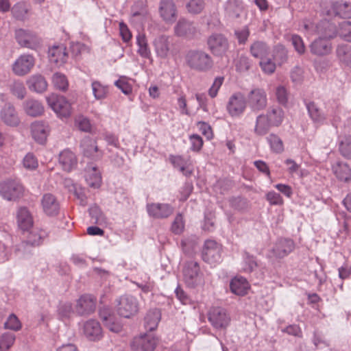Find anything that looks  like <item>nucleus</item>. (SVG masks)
Wrapping results in <instances>:
<instances>
[{
	"label": "nucleus",
	"instance_id": "36",
	"mask_svg": "<svg viewBox=\"0 0 351 351\" xmlns=\"http://www.w3.org/2000/svg\"><path fill=\"white\" fill-rule=\"evenodd\" d=\"M230 288L231 291L235 295H244L247 294L250 285L245 278L237 276L231 280Z\"/></svg>",
	"mask_w": 351,
	"mask_h": 351
},
{
	"label": "nucleus",
	"instance_id": "56",
	"mask_svg": "<svg viewBox=\"0 0 351 351\" xmlns=\"http://www.w3.org/2000/svg\"><path fill=\"white\" fill-rule=\"evenodd\" d=\"M28 9L23 3H17L12 8V13L17 20H24L26 18Z\"/></svg>",
	"mask_w": 351,
	"mask_h": 351
},
{
	"label": "nucleus",
	"instance_id": "63",
	"mask_svg": "<svg viewBox=\"0 0 351 351\" xmlns=\"http://www.w3.org/2000/svg\"><path fill=\"white\" fill-rule=\"evenodd\" d=\"M75 124L78 129L81 131L85 132H92V125L90 124V120L84 116L78 117L75 119Z\"/></svg>",
	"mask_w": 351,
	"mask_h": 351
},
{
	"label": "nucleus",
	"instance_id": "35",
	"mask_svg": "<svg viewBox=\"0 0 351 351\" xmlns=\"http://www.w3.org/2000/svg\"><path fill=\"white\" fill-rule=\"evenodd\" d=\"M170 37L165 35H161L155 38L154 46L158 56L165 58H167L170 50Z\"/></svg>",
	"mask_w": 351,
	"mask_h": 351
},
{
	"label": "nucleus",
	"instance_id": "34",
	"mask_svg": "<svg viewBox=\"0 0 351 351\" xmlns=\"http://www.w3.org/2000/svg\"><path fill=\"white\" fill-rule=\"evenodd\" d=\"M308 115L316 127L324 125L326 121V115L322 112L319 108L314 101L306 103Z\"/></svg>",
	"mask_w": 351,
	"mask_h": 351
},
{
	"label": "nucleus",
	"instance_id": "43",
	"mask_svg": "<svg viewBox=\"0 0 351 351\" xmlns=\"http://www.w3.org/2000/svg\"><path fill=\"white\" fill-rule=\"evenodd\" d=\"M161 318L160 311L157 309L149 310L145 317V327L147 330L152 331L155 330Z\"/></svg>",
	"mask_w": 351,
	"mask_h": 351
},
{
	"label": "nucleus",
	"instance_id": "58",
	"mask_svg": "<svg viewBox=\"0 0 351 351\" xmlns=\"http://www.w3.org/2000/svg\"><path fill=\"white\" fill-rule=\"evenodd\" d=\"M11 93L17 97L19 99H22L26 94V90L23 83L19 80L13 82L10 86Z\"/></svg>",
	"mask_w": 351,
	"mask_h": 351
},
{
	"label": "nucleus",
	"instance_id": "13",
	"mask_svg": "<svg viewBox=\"0 0 351 351\" xmlns=\"http://www.w3.org/2000/svg\"><path fill=\"white\" fill-rule=\"evenodd\" d=\"M158 341V338L154 335L145 333L133 339L131 348L132 350L138 351H154Z\"/></svg>",
	"mask_w": 351,
	"mask_h": 351
},
{
	"label": "nucleus",
	"instance_id": "10",
	"mask_svg": "<svg viewBox=\"0 0 351 351\" xmlns=\"http://www.w3.org/2000/svg\"><path fill=\"white\" fill-rule=\"evenodd\" d=\"M174 34L178 37L193 39L199 33L197 24L185 18H180L173 28Z\"/></svg>",
	"mask_w": 351,
	"mask_h": 351
},
{
	"label": "nucleus",
	"instance_id": "23",
	"mask_svg": "<svg viewBox=\"0 0 351 351\" xmlns=\"http://www.w3.org/2000/svg\"><path fill=\"white\" fill-rule=\"evenodd\" d=\"M1 120L8 126L17 127L21 119L15 108L10 104H5L0 111Z\"/></svg>",
	"mask_w": 351,
	"mask_h": 351
},
{
	"label": "nucleus",
	"instance_id": "37",
	"mask_svg": "<svg viewBox=\"0 0 351 351\" xmlns=\"http://www.w3.org/2000/svg\"><path fill=\"white\" fill-rule=\"evenodd\" d=\"M250 51L253 57L261 60L269 56L270 48L266 43L256 40L251 45Z\"/></svg>",
	"mask_w": 351,
	"mask_h": 351
},
{
	"label": "nucleus",
	"instance_id": "21",
	"mask_svg": "<svg viewBox=\"0 0 351 351\" xmlns=\"http://www.w3.org/2000/svg\"><path fill=\"white\" fill-rule=\"evenodd\" d=\"M326 14L328 16L351 18V4L343 1L331 2Z\"/></svg>",
	"mask_w": 351,
	"mask_h": 351
},
{
	"label": "nucleus",
	"instance_id": "55",
	"mask_svg": "<svg viewBox=\"0 0 351 351\" xmlns=\"http://www.w3.org/2000/svg\"><path fill=\"white\" fill-rule=\"evenodd\" d=\"M186 7L189 13L197 14L204 10L205 2L204 0H190Z\"/></svg>",
	"mask_w": 351,
	"mask_h": 351
},
{
	"label": "nucleus",
	"instance_id": "7",
	"mask_svg": "<svg viewBox=\"0 0 351 351\" xmlns=\"http://www.w3.org/2000/svg\"><path fill=\"white\" fill-rule=\"evenodd\" d=\"M304 29L311 32L315 28L319 37L330 40L337 35V29L335 24L328 20L321 21L315 27L312 23H304Z\"/></svg>",
	"mask_w": 351,
	"mask_h": 351
},
{
	"label": "nucleus",
	"instance_id": "51",
	"mask_svg": "<svg viewBox=\"0 0 351 351\" xmlns=\"http://www.w3.org/2000/svg\"><path fill=\"white\" fill-rule=\"evenodd\" d=\"M337 34L343 40L351 42V21H343L340 23Z\"/></svg>",
	"mask_w": 351,
	"mask_h": 351
},
{
	"label": "nucleus",
	"instance_id": "8",
	"mask_svg": "<svg viewBox=\"0 0 351 351\" xmlns=\"http://www.w3.org/2000/svg\"><path fill=\"white\" fill-rule=\"evenodd\" d=\"M208 322L217 330L226 329L230 324V317L227 311L221 307H213L208 313Z\"/></svg>",
	"mask_w": 351,
	"mask_h": 351
},
{
	"label": "nucleus",
	"instance_id": "26",
	"mask_svg": "<svg viewBox=\"0 0 351 351\" xmlns=\"http://www.w3.org/2000/svg\"><path fill=\"white\" fill-rule=\"evenodd\" d=\"M84 335L90 341H99L103 337L100 324L94 319L88 320L84 325Z\"/></svg>",
	"mask_w": 351,
	"mask_h": 351
},
{
	"label": "nucleus",
	"instance_id": "24",
	"mask_svg": "<svg viewBox=\"0 0 351 351\" xmlns=\"http://www.w3.org/2000/svg\"><path fill=\"white\" fill-rule=\"evenodd\" d=\"M96 307V299L91 295H82L77 301L76 312L80 315H88L93 313Z\"/></svg>",
	"mask_w": 351,
	"mask_h": 351
},
{
	"label": "nucleus",
	"instance_id": "1",
	"mask_svg": "<svg viewBox=\"0 0 351 351\" xmlns=\"http://www.w3.org/2000/svg\"><path fill=\"white\" fill-rule=\"evenodd\" d=\"M284 111L280 107H271L266 114L256 117L254 132L258 136L266 134L271 127H278L283 121Z\"/></svg>",
	"mask_w": 351,
	"mask_h": 351
},
{
	"label": "nucleus",
	"instance_id": "17",
	"mask_svg": "<svg viewBox=\"0 0 351 351\" xmlns=\"http://www.w3.org/2000/svg\"><path fill=\"white\" fill-rule=\"evenodd\" d=\"M34 64L35 60L33 56L22 54L12 64V71L16 75L23 76L30 72Z\"/></svg>",
	"mask_w": 351,
	"mask_h": 351
},
{
	"label": "nucleus",
	"instance_id": "61",
	"mask_svg": "<svg viewBox=\"0 0 351 351\" xmlns=\"http://www.w3.org/2000/svg\"><path fill=\"white\" fill-rule=\"evenodd\" d=\"M4 326L7 329L18 331L21 328V324L14 314H11L5 322Z\"/></svg>",
	"mask_w": 351,
	"mask_h": 351
},
{
	"label": "nucleus",
	"instance_id": "50",
	"mask_svg": "<svg viewBox=\"0 0 351 351\" xmlns=\"http://www.w3.org/2000/svg\"><path fill=\"white\" fill-rule=\"evenodd\" d=\"M272 152L280 154L284 151V145L280 138L274 134H271L267 137Z\"/></svg>",
	"mask_w": 351,
	"mask_h": 351
},
{
	"label": "nucleus",
	"instance_id": "32",
	"mask_svg": "<svg viewBox=\"0 0 351 351\" xmlns=\"http://www.w3.org/2000/svg\"><path fill=\"white\" fill-rule=\"evenodd\" d=\"M42 206L44 212L49 216L57 215L60 210L59 203L55 196L50 193L43 196Z\"/></svg>",
	"mask_w": 351,
	"mask_h": 351
},
{
	"label": "nucleus",
	"instance_id": "5",
	"mask_svg": "<svg viewBox=\"0 0 351 351\" xmlns=\"http://www.w3.org/2000/svg\"><path fill=\"white\" fill-rule=\"evenodd\" d=\"M117 312L123 317L130 318L138 311L137 300L132 295H122L117 300Z\"/></svg>",
	"mask_w": 351,
	"mask_h": 351
},
{
	"label": "nucleus",
	"instance_id": "59",
	"mask_svg": "<svg viewBox=\"0 0 351 351\" xmlns=\"http://www.w3.org/2000/svg\"><path fill=\"white\" fill-rule=\"evenodd\" d=\"M235 66L237 71L239 72L247 71L251 66V60L247 56L245 55H241L236 60Z\"/></svg>",
	"mask_w": 351,
	"mask_h": 351
},
{
	"label": "nucleus",
	"instance_id": "6",
	"mask_svg": "<svg viewBox=\"0 0 351 351\" xmlns=\"http://www.w3.org/2000/svg\"><path fill=\"white\" fill-rule=\"evenodd\" d=\"M222 246L214 240L208 239L204 242L202 250V259L209 264H217L221 261Z\"/></svg>",
	"mask_w": 351,
	"mask_h": 351
},
{
	"label": "nucleus",
	"instance_id": "16",
	"mask_svg": "<svg viewBox=\"0 0 351 351\" xmlns=\"http://www.w3.org/2000/svg\"><path fill=\"white\" fill-rule=\"evenodd\" d=\"M146 210L149 217L156 219H167L174 212V208L165 203H149Z\"/></svg>",
	"mask_w": 351,
	"mask_h": 351
},
{
	"label": "nucleus",
	"instance_id": "44",
	"mask_svg": "<svg viewBox=\"0 0 351 351\" xmlns=\"http://www.w3.org/2000/svg\"><path fill=\"white\" fill-rule=\"evenodd\" d=\"M338 149L343 158L351 159V135L339 136Z\"/></svg>",
	"mask_w": 351,
	"mask_h": 351
},
{
	"label": "nucleus",
	"instance_id": "12",
	"mask_svg": "<svg viewBox=\"0 0 351 351\" xmlns=\"http://www.w3.org/2000/svg\"><path fill=\"white\" fill-rule=\"evenodd\" d=\"M208 49L214 56H223L229 48L228 39L221 34H213L207 40Z\"/></svg>",
	"mask_w": 351,
	"mask_h": 351
},
{
	"label": "nucleus",
	"instance_id": "2",
	"mask_svg": "<svg viewBox=\"0 0 351 351\" xmlns=\"http://www.w3.org/2000/svg\"><path fill=\"white\" fill-rule=\"evenodd\" d=\"M186 64L192 69L206 72L213 66L211 56L202 50H190L185 56Z\"/></svg>",
	"mask_w": 351,
	"mask_h": 351
},
{
	"label": "nucleus",
	"instance_id": "31",
	"mask_svg": "<svg viewBox=\"0 0 351 351\" xmlns=\"http://www.w3.org/2000/svg\"><path fill=\"white\" fill-rule=\"evenodd\" d=\"M59 163L64 171L69 172L77 167V159L73 152L64 149L59 155Z\"/></svg>",
	"mask_w": 351,
	"mask_h": 351
},
{
	"label": "nucleus",
	"instance_id": "19",
	"mask_svg": "<svg viewBox=\"0 0 351 351\" xmlns=\"http://www.w3.org/2000/svg\"><path fill=\"white\" fill-rule=\"evenodd\" d=\"M18 43L24 47L32 49H36L40 43V38L32 32L19 29L15 32Z\"/></svg>",
	"mask_w": 351,
	"mask_h": 351
},
{
	"label": "nucleus",
	"instance_id": "33",
	"mask_svg": "<svg viewBox=\"0 0 351 351\" xmlns=\"http://www.w3.org/2000/svg\"><path fill=\"white\" fill-rule=\"evenodd\" d=\"M17 223L23 231H29L33 226L34 221L32 214L26 207H21L17 211Z\"/></svg>",
	"mask_w": 351,
	"mask_h": 351
},
{
	"label": "nucleus",
	"instance_id": "3",
	"mask_svg": "<svg viewBox=\"0 0 351 351\" xmlns=\"http://www.w3.org/2000/svg\"><path fill=\"white\" fill-rule=\"evenodd\" d=\"M183 279L187 287L195 288L203 282V274L199 263L189 260L184 263L182 268Z\"/></svg>",
	"mask_w": 351,
	"mask_h": 351
},
{
	"label": "nucleus",
	"instance_id": "29",
	"mask_svg": "<svg viewBox=\"0 0 351 351\" xmlns=\"http://www.w3.org/2000/svg\"><path fill=\"white\" fill-rule=\"evenodd\" d=\"M335 54L339 65L351 69V45L340 44L337 45Z\"/></svg>",
	"mask_w": 351,
	"mask_h": 351
},
{
	"label": "nucleus",
	"instance_id": "30",
	"mask_svg": "<svg viewBox=\"0 0 351 351\" xmlns=\"http://www.w3.org/2000/svg\"><path fill=\"white\" fill-rule=\"evenodd\" d=\"M295 248V244L292 239H279L273 249L274 255L278 258H283L291 253Z\"/></svg>",
	"mask_w": 351,
	"mask_h": 351
},
{
	"label": "nucleus",
	"instance_id": "15",
	"mask_svg": "<svg viewBox=\"0 0 351 351\" xmlns=\"http://www.w3.org/2000/svg\"><path fill=\"white\" fill-rule=\"evenodd\" d=\"M45 236L46 233L44 230H32L28 233L26 240L18 245L17 252H22L25 256L26 252H30V247L40 245Z\"/></svg>",
	"mask_w": 351,
	"mask_h": 351
},
{
	"label": "nucleus",
	"instance_id": "47",
	"mask_svg": "<svg viewBox=\"0 0 351 351\" xmlns=\"http://www.w3.org/2000/svg\"><path fill=\"white\" fill-rule=\"evenodd\" d=\"M271 58L277 64L281 65L287 61V52L282 45H276L272 51Z\"/></svg>",
	"mask_w": 351,
	"mask_h": 351
},
{
	"label": "nucleus",
	"instance_id": "11",
	"mask_svg": "<svg viewBox=\"0 0 351 351\" xmlns=\"http://www.w3.org/2000/svg\"><path fill=\"white\" fill-rule=\"evenodd\" d=\"M246 100L247 104L253 112L264 110L267 105V93L263 88H256L251 90Z\"/></svg>",
	"mask_w": 351,
	"mask_h": 351
},
{
	"label": "nucleus",
	"instance_id": "20",
	"mask_svg": "<svg viewBox=\"0 0 351 351\" xmlns=\"http://www.w3.org/2000/svg\"><path fill=\"white\" fill-rule=\"evenodd\" d=\"M50 128L47 122L36 121L31 124V133L33 138L40 144H44L49 134Z\"/></svg>",
	"mask_w": 351,
	"mask_h": 351
},
{
	"label": "nucleus",
	"instance_id": "41",
	"mask_svg": "<svg viewBox=\"0 0 351 351\" xmlns=\"http://www.w3.org/2000/svg\"><path fill=\"white\" fill-rule=\"evenodd\" d=\"M29 89L36 93H43L47 89V82L41 75H32L27 81Z\"/></svg>",
	"mask_w": 351,
	"mask_h": 351
},
{
	"label": "nucleus",
	"instance_id": "53",
	"mask_svg": "<svg viewBox=\"0 0 351 351\" xmlns=\"http://www.w3.org/2000/svg\"><path fill=\"white\" fill-rule=\"evenodd\" d=\"M54 87L60 90L64 91L68 88L69 82L66 77L60 73H56L52 77Z\"/></svg>",
	"mask_w": 351,
	"mask_h": 351
},
{
	"label": "nucleus",
	"instance_id": "18",
	"mask_svg": "<svg viewBox=\"0 0 351 351\" xmlns=\"http://www.w3.org/2000/svg\"><path fill=\"white\" fill-rule=\"evenodd\" d=\"M80 149L85 157L95 160L101 159L104 154L103 152L99 149L96 141L88 136L82 140Z\"/></svg>",
	"mask_w": 351,
	"mask_h": 351
},
{
	"label": "nucleus",
	"instance_id": "46",
	"mask_svg": "<svg viewBox=\"0 0 351 351\" xmlns=\"http://www.w3.org/2000/svg\"><path fill=\"white\" fill-rule=\"evenodd\" d=\"M242 258V269L244 272L251 273L258 267L256 257L249 252L244 251Z\"/></svg>",
	"mask_w": 351,
	"mask_h": 351
},
{
	"label": "nucleus",
	"instance_id": "42",
	"mask_svg": "<svg viewBox=\"0 0 351 351\" xmlns=\"http://www.w3.org/2000/svg\"><path fill=\"white\" fill-rule=\"evenodd\" d=\"M87 184L93 189H99L101 186L102 179L100 171L97 167H92L87 170L86 174Z\"/></svg>",
	"mask_w": 351,
	"mask_h": 351
},
{
	"label": "nucleus",
	"instance_id": "22",
	"mask_svg": "<svg viewBox=\"0 0 351 351\" xmlns=\"http://www.w3.org/2000/svg\"><path fill=\"white\" fill-rule=\"evenodd\" d=\"M160 17L166 23H173L177 19V9L172 0H161L159 5Z\"/></svg>",
	"mask_w": 351,
	"mask_h": 351
},
{
	"label": "nucleus",
	"instance_id": "40",
	"mask_svg": "<svg viewBox=\"0 0 351 351\" xmlns=\"http://www.w3.org/2000/svg\"><path fill=\"white\" fill-rule=\"evenodd\" d=\"M332 170L339 180L345 182L351 181V168L347 163L338 162L332 167Z\"/></svg>",
	"mask_w": 351,
	"mask_h": 351
},
{
	"label": "nucleus",
	"instance_id": "64",
	"mask_svg": "<svg viewBox=\"0 0 351 351\" xmlns=\"http://www.w3.org/2000/svg\"><path fill=\"white\" fill-rule=\"evenodd\" d=\"M276 97L278 102L282 106H286L289 99V93L286 88L280 86L276 88Z\"/></svg>",
	"mask_w": 351,
	"mask_h": 351
},
{
	"label": "nucleus",
	"instance_id": "9",
	"mask_svg": "<svg viewBox=\"0 0 351 351\" xmlns=\"http://www.w3.org/2000/svg\"><path fill=\"white\" fill-rule=\"evenodd\" d=\"M48 105L60 117H68L71 114V105L63 96L51 94L47 97Z\"/></svg>",
	"mask_w": 351,
	"mask_h": 351
},
{
	"label": "nucleus",
	"instance_id": "28",
	"mask_svg": "<svg viewBox=\"0 0 351 351\" xmlns=\"http://www.w3.org/2000/svg\"><path fill=\"white\" fill-rule=\"evenodd\" d=\"M48 54L50 61L58 65H62L66 62L69 58L66 48L62 44L49 48Z\"/></svg>",
	"mask_w": 351,
	"mask_h": 351
},
{
	"label": "nucleus",
	"instance_id": "39",
	"mask_svg": "<svg viewBox=\"0 0 351 351\" xmlns=\"http://www.w3.org/2000/svg\"><path fill=\"white\" fill-rule=\"evenodd\" d=\"M25 113L31 117L40 116L44 112V107L41 102L34 99H28L23 104Z\"/></svg>",
	"mask_w": 351,
	"mask_h": 351
},
{
	"label": "nucleus",
	"instance_id": "4",
	"mask_svg": "<svg viewBox=\"0 0 351 351\" xmlns=\"http://www.w3.org/2000/svg\"><path fill=\"white\" fill-rule=\"evenodd\" d=\"M23 192V186L18 179H8L0 183V195L6 200L16 201Z\"/></svg>",
	"mask_w": 351,
	"mask_h": 351
},
{
	"label": "nucleus",
	"instance_id": "52",
	"mask_svg": "<svg viewBox=\"0 0 351 351\" xmlns=\"http://www.w3.org/2000/svg\"><path fill=\"white\" fill-rule=\"evenodd\" d=\"M73 313L72 304L70 302L60 303L58 307V315L62 321L69 319Z\"/></svg>",
	"mask_w": 351,
	"mask_h": 351
},
{
	"label": "nucleus",
	"instance_id": "49",
	"mask_svg": "<svg viewBox=\"0 0 351 351\" xmlns=\"http://www.w3.org/2000/svg\"><path fill=\"white\" fill-rule=\"evenodd\" d=\"M93 93L97 100L105 99L108 93V86L103 85L98 81H94L91 84Z\"/></svg>",
	"mask_w": 351,
	"mask_h": 351
},
{
	"label": "nucleus",
	"instance_id": "54",
	"mask_svg": "<svg viewBox=\"0 0 351 351\" xmlns=\"http://www.w3.org/2000/svg\"><path fill=\"white\" fill-rule=\"evenodd\" d=\"M276 62L273 60L271 58H265L261 59L259 65L262 69V71L268 75L272 74L274 73L276 69Z\"/></svg>",
	"mask_w": 351,
	"mask_h": 351
},
{
	"label": "nucleus",
	"instance_id": "48",
	"mask_svg": "<svg viewBox=\"0 0 351 351\" xmlns=\"http://www.w3.org/2000/svg\"><path fill=\"white\" fill-rule=\"evenodd\" d=\"M16 336L13 332H5L0 336V351L8 350L14 344Z\"/></svg>",
	"mask_w": 351,
	"mask_h": 351
},
{
	"label": "nucleus",
	"instance_id": "38",
	"mask_svg": "<svg viewBox=\"0 0 351 351\" xmlns=\"http://www.w3.org/2000/svg\"><path fill=\"white\" fill-rule=\"evenodd\" d=\"M226 15L231 19L240 16L243 7L240 0H228L223 5Z\"/></svg>",
	"mask_w": 351,
	"mask_h": 351
},
{
	"label": "nucleus",
	"instance_id": "60",
	"mask_svg": "<svg viewBox=\"0 0 351 351\" xmlns=\"http://www.w3.org/2000/svg\"><path fill=\"white\" fill-rule=\"evenodd\" d=\"M23 165L26 169L33 171L38 167V162L32 153H28L23 160Z\"/></svg>",
	"mask_w": 351,
	"mask_h": 351
},
{
	"label": "nucleus",
	"instance_id": "45",
	"mask_svg": "<svg viewBox=\"0 0 351 351\" xmlns=\"http://www.w3.org/2000/svg\"><path fill=\"white\" fill-rule=\"evenodd\" d=\"M137 52L143 58H151V51L149 47L146 36L143 34H138L136 36Z\"/></svg>",
	"mask_w": 351,
	"mask_h": 351
},
{
	"label": "nucleus",
	"instance_id": "27",
	"mask_svg": "<svg viewBox=\"0 0 351 351\" xmlns=\"http://www.w3.org/2000/svg\"><path fill=\"white\" fill-rule=\"evenodd\" d=\"M310 50L314 55L326 56L332 51V44L330 40L319 36L311 44Z\"/></svg>",
	"mask_w": 351,
	"mask_h": 351
},
{
	"label": "nucleus",
	"instance_id": "62",
	"mask_svg": "<svg viewBox=\"0 0 351 351\" xmlns=\"http://www.w3.org/2000/svg\"><path fill=\"white\" fill-rule=\"evenodd\" d=\"M104 322L109 330L113 332L119 333L122 330V325L119 322H114L112 316L104 317Z\"/></svg>",
	"mask_w": 351,
	"mask_h": 351
},
{
	"label": "nucleus",
	"instance_id": "14",
	"mask_svg": "<svg viewBox=\"0 0 351 351\" xmlns=\"http://www.w3.org/2000/svg\"><path fill=\"white\" fill-rule=\"evenodd\" d=\"M247 105L246 97L241 92L232 94L227 104V110L232 117H239L243 114Z\"/></svg>",
	"mask_w": 351,
	"mask_h": 351
},
{
	"label": "nucleus",
	"instance_id": "25",
	"mask_svg": "<svg viewBox=\"0 0 351 351\" xmlns=\"http://www.w3.org/2000/svg\"><path fill=\"white\" fill-rule=\"evenodd\" d=\"M169 160L175 168L179 171L186 177H190L193 171L191 167L192 163L191 158H184L180 155H170Z\"/></svg>",
	"mask_w": 351,
	"mask_h": 351
},
{
	"label": "nucleus",
	"instance_id": "57",
	"mask_svg": "<svg viewBox=\"0 0 351 351\" xmlns=\"http://www.w3.org/2000/svg\"><path fill=\"white\" fill-rule=\"evenodd\" d=\"M89 214L95 223L102 224L106 222L105 215L99 206H91L89 208Z\"/></svg>",
	"mask_w": 351,
	"mask_h": 351
}]
</instances>
